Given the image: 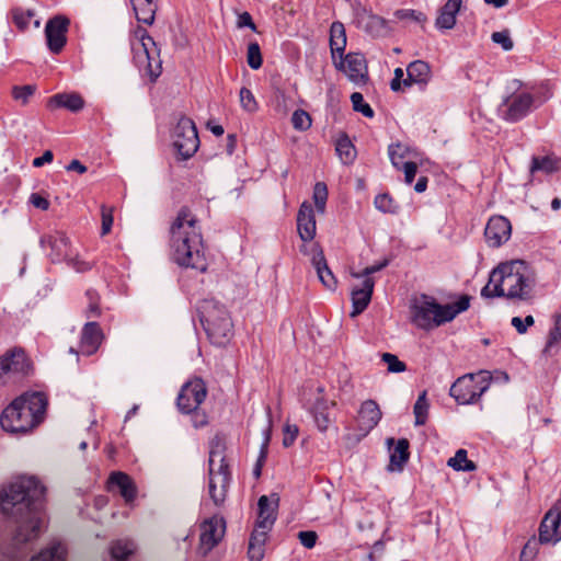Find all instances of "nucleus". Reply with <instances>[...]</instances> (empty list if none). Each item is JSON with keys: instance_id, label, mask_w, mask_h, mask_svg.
I'll use <instances>...</instances> for the list:
<instances>
[{"instance_id": "obj_15", "label": "nucleus", "mask_w": 561, "mask_h": 561, "mask_svg": "<svg viewBox=\"0 0 561 561\" xmlns=\"http://www.w3.org/2000/svg\"><path fill=\"white\" fill-rule=\"evenodd\" d=\"M278 502L279 497L276 494L262 495L259 499V514L254 530H262L266 534L272 530L277 517Z\"/></svg>"}, {"instance_id": "obj_12", "label": "nucleus", "mask_w": 561, "mask_h": 561, "mask_svg": "<svg viewBox=\"0 0 561 561\" xmlns=\"http://www.w3.org/2000/svg\"><path fill=\"white\" fill-rule=\"evenodd\" d=\"M336 69L342 71L351 82L356 85H364L368 81L367 61L362 54L350 53L333 61Z\"/></svg>"}, {"instance_id": "obj_59", "label": "nucleus", "mask_w": 561, "mask_h": 561, "mask_svg": "<svg viewBox=\"0 0 561 561\" xmlns=\"http://www.w3.org/2000/svg\"><path fill=\"white\" fill-rule=\"evenodd\" d=\"M534 317L527 316L524 320L519 317H514L511 323L519 334H524L527 329L534 324Z\"/></svg>"}, {"instance_id": "obj_35", "label": "nucleus", "mask_w": 561, "mask_h": 561, "mask_svg": "<svg viewBox=\"0 0 561 561\" xmlns=\"http://www.w3.org/2000/svg\"><path fill=\"white\" fill-rule=\"evenodd\" d=\"M136 18L139 22L151 25L154 21L157 4L144 1H131Z\"/></svg>"}, {"instance_id": "obj_13", "label": "nucleus", "mask_w": 561, "mask_h": 561, "mask_svg": "<svg viewBox=\"0 0 561 561\" xmlns=\"http://www.w3.org/2000/svg\"><path fill=\"white\" fill-rule=\"evenodd\" d=\"M206 387L202 379L186 382L178 397V407L184 413L195 411L206 398Z\"/></svg>"}, {"instance_id": "obj_60", "label": "nucleus", "mask_w": 561, "mask_h": 561, "mask_svg": "<svg viewBox=\"0 0 561 561\" xmlns=\"http://www.w3.org/2000/svg\"><path fill=\"white\" fill-rule=\"evenodd\" d=\"M298 539L305 548L311 549L316 546L318 535L312 530L300 531L298 533Z\"/></svg>"}, {"instance_id": "obj_27", "label": "nucleus", "mask_w": 561, "mask_h": 561, "mask_svg": "<svg viewBox=\"0 0 561 561\" xmlns=\"http://www.w3.org/2000/svg\"><path fill=\"white\" fill-rule=\"evenodd\" d=\"M311 261L323 286L331 291L335 290L337 285L336 278L334 277L332 271L329 268L324 254L319 247L314 248V253Z\"/></svg>"}, {"instance_id": "obj_58", "label": "nucleus", "mask_w": 561, "mask_h": 561, "mask_svg": "<svg viewBox=\"0 0 561 561\" xmlns=\"http://www.w3.org/2000/svg\"><path fill=\"white\" fill-rule=\"evenodd\" d=\"M299 430L298 426L295 424H286L284 427V437H283V446L284 447H290L297 436H298Z\"/></svg>"}, {"instance_id": "obj_38", "label": "nucleus", "mask_w": 561, "mask_h": 561, "mask_svg": "<svg viewBox=\"0 0 561 561\" xmlns=\"http://www.w3.org/2000/svg\"><path fill=\"white\" fill-rule=\"evenodd\" d=\"M336 152L344 164H351L356 157V150L347 136H343L336 141Z\"/></svg>"}, {"instance_id": "obj_61", "label": "nucleus", "mask_w": 561, "mask_h": 561, "mask_svg": "<svg viewBox=\"0 0 561 561\" xmlns=\"http://www.w3.org/2000/svg\"><path fill=\"white\" fill-rule=\"evenodd\" d=\"M537 553V541L528 540L520 552L522 561H533Z\"/></svg>"}, {"instance_id": "obj_6", "label": "nucleus", "mask_w": 561, "mask_h": 561, "mask_svg": "<svg viewBox=\"0 0 561 561\" xmlns=\"http://www.w3.org/2000/svg\"><path fill=\"white\" fill-rule=\"evenodd\" d=\"M198 313L211 343L226 345L232 336V322L224 306L214 299H204L198 305Z\"/></svg>"}, {"instance_id": "obj_9", "label": "nucleus", "mask_w": 561, "mask_h": 561, "mask_svg": "<svg viewBox=\"0 0 561 561\" xmlns=\"http://www.w3.org/2000/svg\"><path fill=\"white\" fill-rule=\"evenodd\" d=\"M490 387V376L488 371L478 374H466L459 377L450 387V396L459 404H472Z\"/></svg>"}, {"instance_id": "obj_34", "label": "nucleus", "mask_w": 561, "mask_h": 561, "mask_svg": "<svg viewBox=\"0 0 561 561\" xmlns=\"http://www.w3.org/2000/svg\"><path fill=\"white\" fill-rule=\"evenodd\" d=\"M50 103H54L56 106L66 107L70 111H79L83 107L84 101L79 94H56L54 95L50 101Z\"/></svg>"}, {"instance_id": "obj_17", "label": "nucleus", "mask_w": 561, "mask_h": 561, "mask_svg": "<svg viewBox=\"0 0 561 561\" xmlns=\"http://www.w3.org/2000/svg\"><path fill=\"white\" fill-rule=\"evenodd\" d=\"M512 234V226L504 216H493L489 219L484 236L489 247L499 248L510 240Z\"/></svg>"}, {"instance_id": "obj_31", "label": "nucleus", "mask_w": 561, "mask_h": 561, "mask_svg": "<svg viewBox=\"0 0 561 561\" xmlns=\"http://www.w3.org/2000/svg\"><path fill=\"white\" fill-rule=\"evenodd\" d=\"M335 403L333 401L329 402L323 398L317 399L311 413L319 431L325 432L329 428L331 423L329 409Z\"/></svg>"}, {"instance_id": "obj_30", "label": "nucleus", "mask_w": 561, "mask_h": 561, "mask_svg": "<svg viewBox=\"0 0 561 561\" xmlns=\"http://www.w3.org/2000/svg\"><path fill=\"white\" fill-rule=\"evenodd\" d=\"M409 440L401 438L397 442L393 449L390 450V471H401L403 466L409 460Z\"/></svg>"}, {"instance_id": "obj_51", "label": "nucleus", "mask_w": 561, "mask_h": 561, "mask_svg": "<svg viewBox=\"0 0 561 561\" xmlns=\"http://www.w3.org/2000/svg\"><path fill=\"white\" fill-rule=\"evenodd\" d=\"M491 38L495 44L500 45L506 51L512 50L514 47V42L511 38L510 32L507 30L494 32Z\"/></svg>"}, {"instance_id": "obj_24", "label": "nucleus", "mask_w": 561, "mask_h": 561, "mask_svg": "<svg viewBox=\"0 0 561 561\" xmlns=\"http://www.w3.org/2000/svg\"><path fill=\"white\" fill-rule=\"evenodd\" d=\"M356 25L371 36H382L388 32L387 22L365 10L357 12Z\"/></svg>"}, {"instance_id": "obj_3", "label": "nucleus", "mask_w": 561, "mask_h": 561, "mask_svg": "<svg viewBox=\"0 0 561 561\" xmlns=\"http://www.w3.org/2000/svg\"><path fill=\"white\" fill-rule=\"evenodd\" d=\"M535 274L522 260L499 264L490 274L481 295L486 298L504 297L510 300H527L533 295Z\"/></svg>"}, {"instance_id": "obj_43", "label": "nucleus", "mask_w": 561, "mask_h": 561, "mask_svg": "<svg viewBox=\"0 0 561 561\" xmlns=\"http://www.w3.org/2000/svg\"><path fill=\"white\" fill-rule=\"evenodd\" d=\"M428 402L426 400V392L421 393L414 404L415 424L423 425L427 420Z\"/></svg>"}, {"instance_id": "obj_45", "label": "nucleus", "mask_w": 561, "mask_h": 561, "mask_svg": "<svg viewBox=\"0 0 561 561\" xmlns=\"http://www.w3.org/2000/svg\"><path fill=\"white\" fill-rule=\"evenodd\" d=\"M351 102L354 111L362 113L365 117H374V111L370 105L364 101L362 93L354 92L351 95Z\"/></svg>"}, {"instance_id": "obj_48", "label": "nucleus", "mask_w": 561, "mask_h": 561, "mask_svg": "<svg viewBox=\"0 0 561 561\" xmlns=\"http://www.w3.org/2000/svg\"><path fill=\"white\" fill-rule=\"evenodd\" d=\"M375 206L383 213H397L399 206L388 194H380L375 198Z\"/></svg>"}, {"instance_id": "obj_8", "label": "nucleus", "mask_w": 561, "mask_h": 561, "mask_svg": "<svg viewBox=\"0 0 561 561\" xmlns=\"http://www.w3.org/2000/svg\"><path fill=\"white\" fill-rule=\"evenodd\" d=\"M136 35L139 41L133 44L134 60L139 70L154 81L161 75L160 50L146 30L138 31Z\"/></svg>"}, {"instance_id": "obj_1", "label": "nucleus", "mask_w": 561, "mask_h": 561, "mask_svg": "<svg viewBox=\"0 0 561 561\" xmlns=\"http://www.w3.org/2000/svg\"><path fill=\"white\" fill-rule=\"evenodd\" d=\"M45 488L34 476H19L0 490V512L18 523L14 540L28 542L38 537L44 518L41 514Z\"/></svg>"}, {"instance_id": "obj_50", "label": "nucleus", "mask_w": 561, "mask_h": 561, "mask_svg": "<svg viewBox=\"0 0 561 561\" xmlns=\"http://www.w3.org/2000/svg\"><path fill=\"white\" fill-rule=\"evenodd\" d=\"M36 88L35 85H23V87H13L12 96L14 100L21 102L22 104H26L28 99L34 94Z\"/></svg>"}, {"instance_id": "obj_62", "label": "nucleus", "mask_w": 561, "mask_h": 561, "mask_svg": "<svg viewBox=\"0 0 561 561\" xmlns=\"http://www.w3.org/2000/svg\"><path fill=\"white\" fill-rule=\"evenodd\" d=\"M404 172V181L407 184H411L415 178L417 165L415 162L407 161L401 165Z\"/></svg>"}, {"instance_id": "obj_40", "label": "nucleus", "mask_w": 561, "mask_h": 561, "mask_svg": "<svg viewBox=\"0 0 561 561\" xmlns=\"http://www.w3.org/2000/svg\"><path fill=\"white\" fill-rule=\"evenodd\" d=\"M135 549L131 540H116L111 546V556L117 561H124L134 553Z\"/></svg>"}, {"instance_id": "obj_14", "label": "nucleus", "mask_w": 561, "mask_h": 561, "mask_svg": "<svg viewBox=\"0 0 561 561\" xmlns=\"http://www.w3.org/2000/svg\"><path fill=\"white\" fill-rule=\"evenodd\" d=\"M504 105L503 118L507 122H518L535 107V98L528 92L514 93L506 99Z\"/></svg>"}, {"instance_id": "obj_28", "label": "nucleus", "mask_w": 561, "mask_h": 561, "mask_svg": "<svg viewBox=\"0 0 561 561\" xmlns=\"http://www.w3.org/2000/svg\"><path fill=\"white\" fill-rule=\"evenodd\" d=\"M346 46V33L343 23L333 22L330 27V49L333 61L342 57Z\"/></svg>"}, {"instance_id": "obj_53", "label": "nucleus", "mask_w": 561, "mask_h": 561, "mask_svg": "<svg viewBox=\"0 0 561 561\" xmlns=\"http://www.w3.org/2000/svg\"><path fill=\"white\" fill-rule=\"evenodd\" d=\"M394 16L401 21L410 20L420 24L426 21V16L422 12L415 10H397L394 12Z\"/></svg>"}, {"instance_id": "obj_29", "label": "nucleus", "mask_w": 561, "mask_h": 561, "mask_svg": "<svg viewBox=\"0 0 561 561\" xmlns=\"http://www.w3.org/2000/svg\"><path fill=\"white\" fill-rule=\"evenodd\" d=\"M461 4L462 0H447L436 19V26L443 30L453 28L456 24V16Z\"/></svg>"}, {"instance_id": "obj_56", "label": "nucleus", "mask_w": 561, "mask_h": 561, "mask_svg": "<svg viewBox=\"0 0 561 561\" xmlns=\"http://www.w3.org/2000/svg\"><path fill=\"white\" fill-rule=\"evenodd\" d=\"M271 439V424H268L267 428L264 431V442L261 446L260 458L254 469V474L259 477L261 474V461H263L267 454V447Z\"/></svg>"}, {"instance_id": "obj_39", "label": "nucleus", "mask_w": 561, "mask_h": 561, "mask_svg": "<svg viewBox=\"0 0 561 561\" xmlns=\"http://www.w3.org/2000/svg\"><path fill=\"white\" fill-rule=\"evenodd\" d=\"M559 169V161L551 156L546 157H533L530 172L535 173L542 171L545 173H552Z\"/></svg>"}, {"instance_id": "obj_20", "label": "nucleus", "mask_w": 561, "mask_h": 561, "mask_svg": "<svg viewBox=\"0 0 561 561\" xmlns=\"http://www.w3.org/2000/svg\"><path fill=\"white\" fill-rule=\"evenodd\" d=\"M297 230L304 242L313 240L317 232L314 211L310 203L304 202L297 214Z\"/></svg>"}, {"instance_id": "obj_26", "label": "nucleus", "mask_w": 561, "mask_h": 561, "mask_svg": "<svg viewBox=\"0 0 561 561\" xmlns=\"http://www.w3.org/2000/svg\"><path fill=\"white\" fill-rule=\"evenodd\" d=\"M431 80V68L423 60H415L409 64L407 68V78L403 80L404 87L419 84L424 88Z\"/></svg>"}, {"instance_id": "obj_54", "label": "nucleus", "mask_w": 561, "mask_h": 561, "mask_svg": "<svg viewBox=\"0 0 561 561\" xmlns=\"http://www.w3.org/2000/svg\"><path fill=\"white\" fill-rule=\"evenodd\" d=\"M560 341H561V314L557 316L554 319L553 328L549 332L546 351L551 348L553 345L558 344Z\"/></svg>"}, {"instance_id": "obj_55", "label": "nucleus", "mask_w": 561, "mask_h": 561, "mask_svg": "<svg viewBox=\"0 0 561 561\" xmlns=\"http://www.w3.org/2000/svg\"><path fill=\"white\" fill-rule=\"evenodd\" d=\"M387 265H388V260H385L381 263L365 267L362 272H353L351 275H352V277L357 278V279L371 278L370 277L371 274L381 271Z\"/></svg>"}, {"instance_id": "obj_46", "label": "nucleus", "mask_w": 561, "mask_h": 561, "mask_svg": "<svg viewBox=\"0 0 561 561\" xmlns=\"http://www.w3.org/2000/svg\"><path fill=\"white\" fill-rule=\"evenodd\" d=\"M239 98H240L241 107L244 111H247L249 113H254L257 111V108H259L257 102H256L253 93L248 88L243 87L240 89Z\"/></svg>"}, {"instance_id": "obj_42", "label": "nucleus", "mask_w": 561, "mask_h": 561, "mask_svg": "<svg viewBox=\"0 0 561 561\" xmlns=\"http://www.w3.org/2000/svg\"><path fill=\"white\" fill-rule=\"evenodd\" d=\"M314 206L319 214H324L328 201V187L323 182H317L312 195Z\"/></svg>"}, {"instance_id": "obj_44", "label": "nucleus", "mask_w": 561, "mask_h": 561, "mask_svg": "<svg viewBox=\"0 0 561 561\" xmlns=\"http://www.w3.org/2000/svg\"><path fill=\"white\" fill-rule=\"evenodd\" d=\"M311 116L304 110H296L291 115L293 127L305 131L311 127Z\"/></svg>"}, {"instance_id": "obj_18", "label": "nucleus", "mask_w": 561, "mask_h": 561, "mask_svg": "<svg viewBox=\"0 0 561 561\" xmlns=\"http://www.w3.org/2000/svg\"><path fill=\"white\" fill-rule=\"evenodd\" d=\"M561 540V508H551L543 517L539 528V541L557 543Z\"/></svg>"}, {"instance_id": "obj_10", "label": "nucleus", "mask_w": 561, "mask_h": 561, "mask_svg": "<svg viewBox=\"0 0 561 561\" xmlns=\"http://www.w3.org/2000/svg\"><path fill=\"white\" fill-rule=\"evenodd\" d=\"M173 146L183 160L191 158L199 147V138L195 123L182 116L172 133Z\"/></svg>"}, {"instance_id": "obj_36", "label": "nucleus", "mask_w": 561, "mask_h": 561, "mask_svg": "<svg viewBox=\"0 0 561 561\" xmlns=\"http://www.w3.org/2000/svg\"><path fill=\"white\" fill-rule=\"evenodd\" d=\"M65 547L60 542H54L47 549L33 557L31 561H65Z\"/></svg>"}, {"instance_id": "obj_7", "label": "nucleus", "mask_w": 561, "mask_h": 561, "mask_svg": "<svg viewBox=\"0 0 561 561\" xmlns=\"http://www.w3.org/2000/svg\"><path fill=\"white\" fill-rule=\"evenodd\" d=\"M230 473L220 443L213 445L209 453L208 494L215 505H221L227 496Z\"/></svg>"}, {"instance_id": "obj_5", "label": "nucleus", "mask_w": 561, "mask_h": 561, "mask_svg": "<svg viewBox=\"0 0 561 561\" xmlns=\"http://www.w3.org/2000/svg\"><path fill=\"white\" fill-rule=\"evenodd\" d=\"M470 306L468 296H461L456 302L439 305L433 297L421 295L411 305V321L422 330H432L454 320Z\"/></svg>"}, {"instance_id": "obj_52", "label": "nucleus", "mask_w": 561, "mask_h": 561, "mask_svg": "<svg viewBox=\"0 0 561 561\" xmlns=\"http://www.w3.org/2000/svg\"><path fill=\"white\" fill-rule=\"evenodd\" d=\"M382 360L387 364L390 373H402L407 369L405 364L391 353H383Z\"/></svg>"}, {"instance_id": "obj_49", "label": "nucleus", "mask_w": 561, "mask_h": 561, "mask_svg": "<svg viewBox=\"0 0 561 561\" xmlns=\"http://www.w3.org/2000/svg\"><path fill=\"white\" fill-rule=\"evenodd\" d=\"M13 21L20 30L27 28L31 19L34 16V12L31 10H23L16 8L12 11Z\"/></svg>"}, {"instance_id": "obj_16", "label": "nucleus", "mask_w": 561, "mask_h": 561, "mask_svg": "<svg viewBox=\"0 0 561 561\" xmlns=\"http://www.w3.org/2000/svg\"><path fill=\"white\" fill-rule=\"evenodd\" d=\"M68 26L69 20L64 15H57L48 20L45 26V35L50 51L57 54L64 48Z\"/></svg>"}, {"instance_id": "obj_47", "label": "nucleus", "mask_w": 561, "mask_h": 561, "mask_svg": "<svg viewBox=\"0 0 561 561\" xmlns=\"http://www.w3.org/2000/svg\"><path fill=\"white\" fill-rule=\"evenodd\" d=\"M247 60L250 68L256 70L262 66L263 59L257 43H250L248 46Z\"/></svg>"}, {"instance_id": "obj_11", "label": "nucleus", "mask_w": 561, "mask_h": 561, "mask_svg": "<svg viewBox=\"0 0 561 561\" xmlns=\"http://www.w3.org/2000/svg\"><path fill=\"white\" fill-rule=\"evenodd\" d=\"M225 533L226 522L222 517L215 515L205 519L199 525L198 552L208 554L222 540Z\"/></svg>"}, {"instance_id": "obj_63", "label": "nucleus", "mask_w": 561, "mask_h": 561, "mask_svg": "<svg viewBox=\"0 0 561 561\" xmlns=\"http://www.w3.org/2000/svg\"><path fill=\"white\" fill-rule=\"evenodd\" d=\"M30 203L38 208V209H42V210H47L49 208V201L45 197H43L42 195L37 194V193H33L31 196H30Z\"/></svg>"}, {"instance_id": "obj_64", "label": "nucleus", "mask_w": 561, "mask_h": 561, "mask_svg": "<svg viewBox=\"0 0 561 561\" xmlns=\"http://www.w3.org/2000/svg\"><path fill=\"white\" fill-rule=\"evenodd\" d=\"M403 76L404 72L401 68L394 69V78L392 79L390 83V88L392 91L397 92L401 89V84H403Z\"/></svg>"}, {"instance_id": "obj_2", "label": "nucleus", "mask_w": 561, "mask_h": 561, "mask_svg": "<svg viewBox=\"0 0 561 561\" xmlns=\"http://www.w3.org/2000/svg\"><path fill=\"white\" fill-rule=\"evenodd\" d=\"M170 247L176 264L205 272L203 236L196 216L186 207L179 210L170 227Z\"/></svg>"}, {"instance_id": "obj_25", "label": "nucleus", "mask_w": 561, "mask_h": 561, "mask_svg": "<svg viewBox=\"0 0 561 561\" xmlns=\"http://www.w3.org/2000/svg\"><path fill=\"white\" fill-rule=\"evenodd\" d=\"M102 332L96 322H89L84 325L81 341L80 351L84 355L94 354L101 345Z\"/></svg>"}, {"instance_id": "obj_57", "label": "nucleus", "mask_w": 561, "mask_h": 561, "mask_svg": "<svg viewBox=\"0 0 561 561\" xmlns=\"http://www.w3.org/2000/svg\"><path fill=\"white\" fill-rule=\"evenodd\" d=\"M101 215H102L101 233H102V236H105V234L110 233L112 226H113V209L107 208L106 206H102Z\"/></svg>"}, {"instance_id": "obj_21", "label": "nucleus", "mask_w": 561, "mask_h": 561, "mask_svg": "<svg viewBox=\"0 0 561 561\" xmlns=\"http://www.w3.org/2000/svg\"><path fill=\"white\" fill-rule=\"evenodd\" d=\"M375 280L373 278L362 279L360 285L355 286L351 291L353 310L351 317L362 313L369 305L374 293Z\"/></svg>"}, {"instance_id": "obj_23", "label": "nucleus", "mask_w": 561, "mask_h": 561, "mask_svg": "<svg viewBox=\"0 0 561 561\" xmlns=\"http://www.w3.org/2000/svg\"><path fill=\"white\" fill-rule=\"evenodd\" d=\"M381 411L378 404L373 400L363 402L358 412V426L363 435H367L380 421Z\"/></svg>"}, {"instance_id": "obj_41", "label": "nucleus", "mask_w": 561, "mask_h": 561, "mask_svg": "<svg viewBox=\"0 0 561 561\" xmlns=\"http://www.w3.org/2000/svg\"><path fill=\"white\" fill-rule=\"evenodd\" d=\"M388 153L392 165L401 169V165L404 163L403 160L411 156V150L408 146L398 142L389 146Z\"/></svg>"}, {"instance_id": "obj_4", "label": "nucleus", "mask_w": 561, "mask_h": 561, "mask_svg": "<svg viewBox=\"0 0 561 561\" xmlns=\"http://www.w3.org/2000/svg\"><path fill=\"white\" fill-rule=\"evenodd\" d=\"M46 407L47 399L43 393H24L3 410L0 424L9 433L28 432L43 421Z\"/></svg>"}, {"instance_id": "obj_32", "label": "nucleus", "mask_w": 561, "mask_h": 561, "mask_svg": "<svg viewBox=\"0 0 561 561\" xmlns=\"http://www.w3.org/2000/svg\"><path fill=\"white\" fill-rule=\"evenodd\" d=\"M42 244H48L56 252V260L67 259L69 256V239L64 232H56L42 239Z\"/></svg>"}, {"instance_id": "obj_22", "label": "nucleus", "mask_w": 561, "mask_h": 561, "mask_svg": "<svg viewBox=\"0 0 561 561\" xmlns=\"http://www.w3.org/2000/svg\"><path fill=\"white\" fill-rule=\"evenodd\" d=\"M107 484L108 490H117L126 503H131L137 495V489L134 481L128 474L122 471L112 472Z\"/></svg>"}, {"instance_id": "obj_19", "label": "nucleus", "mask_w": 561, "mask_h": 561, "mask_svg": "<svg viewBox=\"0 0 561 561\" xmlns=\"http://www.w3.org/2000/svg\"><path fill=\"white\" fill-rule=\"evenodd\" d=\"M30 369V362L21 350L13 351L0 358V379L12 375H26Z\"/></svg>"}, {"instance_id": "obj_33", "label": "nucleus", "mask_w": 561, "mask_h": 561, "mask_svg": "<svg viewBox=\"0 0 561 561\" xmlns=\"http://www.w3.org/2000/svg\"><path fill=\"white\" fill-rule=\"evenodd\" d=\"M268 534L253 530L249 541L248 556L250 561H261L265 554V542Z\"/></svg>"}, {"instance_id": "obj_37", "label": "nucleus", "mask_w": 561, "mask_h": 561, "mask_svg": "<svg viewBox=\"0 0 561 561\" xmlns=\"http://www.w3.org/2000/svg\"><path fill=\"white\" fill-rule=\"evenodd\" d=\"M447 465L456 471L471 472L477 469L476 463L468 459L466 449H458L455 456L448 459Z\"/></svg>"}]
</instances>
